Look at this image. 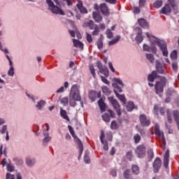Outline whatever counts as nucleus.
Wrapping results in <instances>:
<instances>
[{"instance_id": "nucleus-1", "label": "nucleus", "mask_w": 179, "mask_h": 179, "mask_svg": "<svg viewBox=\"0 0 179 179\" xmlns=\"http://www.w3.org/2000/svg\"><path fill=\"white\" fill-rule=\"evenodd\" d=\"M152 38H155V41H152L149 45L144 43L143 45V50L148 52H152V54H157V48L156 44L159 47L160 51L162 52L164 57H169V50H167V42L163 39H160L155 36H152Z\"/></svg>"}, {"instance_id": "nucleus-2", "label": "nucleus", "mask_w": 179, "mask_h": 179, "mask_svg": "<svg viewBox=\"0 0 179 179\" xmlns=\"http://www.w3.org/2000/svg\"><path fill=\"white\" fill-rule=\"evenodd\" d=\"M46 0V3L49 6V10L54 13V15H60L61 16H65V12L61 8V2L58 0Z\"/></svg>"}, {"instance_id": "nucleus-3", "label": "nucleus", "mask_w": 179, "mask_h": 179, "mask_svg": "<svg viewBox=\"0 0 179 179\" xmlns=\"http://www.w3.org/2000/svg\"><path fill=\"white\" fill-rule=\"evenodd\" d=\"M167 85V78L163 76L161 77L159 81H157L155 85V93L162 97V93L164 92V87H166Z\"/></svg>"}, {"instance_id": "nucleus-4", "label": "nucleus", "mask_w": 179, "mask_h": 179, "mask_svg": "<svg viewBox=\"0 0 179 179\" xmlns=\"http://www.w3.org/2000/svg\"><path fill=\"white\" fill-rule=\"evenodd\" d=\"M109 101L111 103L114 110H115L118 117L120 118L122 115V112H121V105H120V103H118V101L117 99H115L113 96H110L108 98Z\"/></svg>"}, {"instance_id": "nucleus-5", "label": "nucleus", "mask_w": 179, "mask_h": 179, "mask_svg": "<svg viewBox=\"0 0 179 179\" xmlns=\"http://www.w3.org/2000/svg\"><path fill=\"white\" fill-rule=\"evenodd\" d=\"M135 153L138 159H143L146 156V146L143 144L137 146L135 149Z\"/></svg>"}, {"instance_id": "nucleus-6", "label": "nucleus", "mask_w": 179, "mask_h": 179, "mask_svg": "<svg viewBox=\"0 0 179 179\" xmlns=\"http://www.w3.org/2000/svg\"><path fill=\"white\" fill-rule=\"evenodd\" d=\"M88 99L94 102L97 99H101V91L91 90L88 94Z\"/></svg>"}, {"instance_id": "nucleus-7", "label": "nucleus", "mask_w": 179, "mask_h": 179, "mask_svg": "<svg viewBox=\"0 0 179 179\" xmlns=\"http://www.w3.org/2000/svg\"><path fill=\"white\" fill-rule=\"evenodd\" d=\"M139 121L141 127H149L150 125V120L148 119V116L145 114L140 115Z\"/></svg>"}, {"instance_id": "nucleus-8", "label": "nucleus", "mask_w": 179, "mask_h": 179, "mask_svg": "<svg viewBox=\"0 0 179 179\" xmlns=\"http://www.w3.org/2000/svg\"><path fill=\"white\" fill-rule=\"evenodd\" d=\"M152 167H153V171L154 173H159V171L160 169H162V159L160 157H157L153 164H152Z\"/></svg>"}, {"instance_id": "nucleus-9", "label": "nucleus", "mask_w": 179, "mask_h": 179, "mask_svg": "<svg viewBox=\"0 0 179 179\" xmlns=\"http://www.w3.org/2000/svg\"><path fill=\"white\" fill-rule=\"evenodd\" d=\"M155 67H156V72L160 73L161 75H166V71H164V66L163 64L160 62V60L155 61Z\"/></svg>"}, {"instance_id": "nucleus-10", "label": "nucleus", "mask_w": 179, "mask_h": 179, "mask_svg": "<svg viewBox=\"0 0 179 179\" xmlns=\"http://www.w3.org/2000/svg\"><path fill=\"white\" fill-rule=\"evenodd\" d=\"M104 100H106V96H103L100 98L98 101V106L100 108V110L101 113H104L107 110V104L104 102Z\"/></svg>"}, {"instance_id": "nucleus-11", "label": "nucleus", "mask_w": 179, "mask_h": 179, "mask_svg": "<svg viewBox=\"0 0 179 179\" xmlns=\"http://www.w3.org/2000/svg\"><path fill=\"white\" fill-rule=\"evenodd\" d=\"M170 13H171V7L169 3L164 5V7L159 10L160 15H166V16H170Z\"/></svg>"}, {"instance_id": "nucleus-12", "label": "nucleus", "mask_w": 179, "mask_h": 179, "mask_svg": "<svg viewBox=\"0 0 179 179\" xmlns=\"http://www.w3.org/2000/svg\"><path fill=\"white\" fill-rule=\"evenodd\" d=\"M163 78L162 76H159L157 74V71H152L150 74L148 75V82H151V83H153L155 82V79H161Z\"/></svg>"}, {"instance_id": "nucleus-13", "label": "nucleus", "mask_w": 179, "mask_h": 179, "mask_svg": "<svg viewBox=\"0 0 179 179\" xmlns=\"http://www.w3.org/2000/svg\"><path fill=\"white\" fill-rule=\"evenodd\" d=\"M100 10L103 16H110V9L107 7L106 3H102L99 5Z\"/></svg>"}, {"instance_id": "nucleus-14", "label": "nucleus", "mask_w": 179, "mask_h": 179, "mask_svg": "<svg viewBox=\"0 0 179 179\" xmlns=\"http://www.w3.org/2000/svg\"><path fill=\"white\" fill-rule=\"evenodd\" d=\"M168 4L172 8L173 13L177 15L178 12V5L177 4V1H176V0H168Z\"/></svg>"}, {"instance_id": "nucleus-15", "label": "nucleus", "mask_w": 179, "mask_h": 179, "mask_svg": "<svg viewBox=\"0 0 179 179\" xmlns=\"http://www.w3.org/2000/svg\"><path fill=\"white\" fill-rule=\"evenodd\" d=\"M169 162H170V150L167 149L164 155V166L169 169Z\"/></svg>"}, {"instance_id": "nucleus-16", "label": "nucleus", "mask_w": 179, "mask_h": 179, "mask_svg": "<svg viewBox=\"0 0 179 179\" xmlns=\"http://www.w3.org/2000/svg\"><path fill=\"white\" fill-rule=\"evenodd\" d=\"M71 97L73 99L76 100V101H80L82 97L80 96V93L78 90L71 92Z\"/></svg>"}, {"instance_id": "nucleus-17", "label": "nucleus", "mask_w": 179, "mask_h": 179, "mask_svg": "<svg viewBox=\"0 0 179 179\" xmlns=\"http://www.w3.org/2000/svg\"><path fill=\"white\" fill-rule=\"evenodd\" d=\"M138 23L143 29H149V22H148L145 18H139Z\"/></svg>"}, {"instance_id": "nucleus-18", "label": "nucleus", "mask_w": 179, "mask_h": 179, "mask_svg": "<svg viewBox=\"0 0 179 179\" xmlns=\"http://www.w3.org/2000/svg\"><path fill=\"white\" fill-rule=\"evenodd\" d=\"M92 17L96 23H100V22L103 20V17L100 15V12L97 13L96 11H94L92 13Z\"/></svg>"}, {"instance_id": "nucleus-19", "label": "nucleus", "mask_w": 179, "mask_h": 179, "mask_svg": "<svg viewBox=\"0 0 179 179\" xmlns=\"http://www.w3.org/2000/svg\"><path fill=\"white\" fill-rule=\"evenodd\" d=\"M113 92L116 96V97L120 100V101H122V103H124V104H125V103H127V98H125V95L124 94H120V93H118V92H117V90H113Z\"/></svg>"}, {"instance_id": "nucleus-20", "label": "nucleus", "mask_w": 179, "mask_h": 179, "mask_svg": "<svg viewBox=\"0 0 179 179\" xmlns=\"http://www.w3.org/2000/svg\"><path fill=\"white\" fill-rule=\"evenodd\" d=\"M60 115L62 117L63 120H66V121H71V119L69 118V116H68V113L65 110V109L60 108Z\"/></svg>"}, {"instance_id": "nucleus-21", "label": "nucleus", "mask_w": 179, "mask_h": 179, "mask_svg": "<svg viewBox=\"0 0 179 179\" xmlns=\"http://www.w3.org/2000/svg\"><path fill=\"white\" fill-rule=\"evenodd\" d=\"M73 43L74 47H76V48H78V47L79 48H80V50H83L84 48L83 43L79 41V39H73Z\"/></svg>"}, {"instance_id": "nucleus-22", "label": "nucleus", "mask_w": 179, "mask_h": 179, "mask_svg": "<svg viewBox=\"0 0 179 179\" xmlns=\"http://www.w3.org/2000/svg\"><path fill=\"white\" fill-rule=\"evenodd\" d=\"M173 116L174 118V120L176 122L177 124V128L179 131V111L177 110H173Z\"/></svg>"}, {"instance_id": "nucleus-23", "label": "nucleus", "mask_w": 179, "mask_h": 179, "mask_svg": "<svg viewBox=\"0 0 179 179\" xmlns=\"http://www.w3.org/2000/svg\"><path fill=\"white\" fill-rule=\"evenodd\" d=\"M123 178L124 179H134L132 175H131V169H127L124 171H123Z\"/></svg>"}, {"instance_id": "nucleus-24", "label": "nucleus", "mask_w": 179, "mask_h": 179, "mask_svg": "<svg viewBox=\"0 0 179 179\" xmlns=\"http://www.w3.org/2000/svg\"><path fill=\"white\" fill-rule=\"evenodd\" d=\"M127 111L131 113V111L135 110V103L132 101L128 102V105L126 106Z\"/></svg>"}, {"instance_id": "nucleus-25", "label": "nucleus", "mask_w": 179, "mask_h": 179, "mask_svg": "<svg viewBox=\"0 0 179 179\" xmlns=\"http://www.w3.org/2000/svg\"><path fill=\"white\" fill-rule=\"evenodd\" d=\"M120 40H121V36L117 35L115 38L112 39L108 42V45H114L115 44H117L118 41H120Z\"/></svg>"}, {"instance_id": "nucleus-26", "label": "nucleus", "mask_w": 179, "mask_h": 179, "mask_svg": "<svg viewBox=\"0 0 179 179\" xmlns=\"http://www.w3.org/2000/svg\"><path fill=\"white\" fill-rule=\"evenodd\" d=\"M89 150L85 151V155H84V162L86 164H90V157H89L90 155Z\"/></svg>"}, {"instance_id": "nucleus-27", "label": "nucleus", "mask_w": 179, "mask_h": 179, "mask_svg": "<svg viewBox=\"0 0 179 179\" xmlns=\"http://www.w3.org/2000/svg\"><path fill=\"white\" fill-rule=\"evenodd\" d=\"M166 96H168L169 97H174V96H177V92L174 90L169 89L166 93Z\"/></svg>"}, {"instance_id": "nucleus-28", "label": "nucleus", "mask_w": 179, "mask_h": 179, "mask_svg": "<svg viewBox=\"0 0 179 179\" xmlns=\"http://www.w3.org/2000/svg\"><path fill=\"white\" fill-rule=\"evenodd\" d=\"M153 8H155V9H159L163 6V1L162 0H157L155 3L152 4Z\"/></svg>"}, {"instance_id": "nucleus-29", "label": "nucleus", "mask_w": 179, "mask_h": 179, "mask_svg": "<svg viewBox=\"0 0 179 179\" xmlns=\"http://www.w3.org/2000/svg\"><path fill=\"white\" fill-rule=\"evenodd\" d=\"M166 117L169 124L173 123V113L170 112V109L166 110Z\"/></svg>"}, {"instance_id": "nucleus-30", "label": "nucleus", "mask_w": 179, "mask_h": 179, "mask_svg": "<svg viewBox=\"0 0 179 179\" xmlns=\"http://www.w3.org/2000/svg\"><path fill=\"white\" fill-rule=\"evenodd\" d=\"M26 164L29 167H33L34 164H36V159H31L30 158L26 159Z\"/></svg>"}, {"instance_id": "nucleus-31", "label": "nucleus", "mask_w": 179, "mask_h": 179, "mask_svg": "<svg viewBox=\"0 0 179 179\" xmlns=\"http://www.w3.org/2000/svg\"><path fill=\"white\" fill-rule=\"evenodd\" d=\"M78 145V148L79 149V152H78V160H80V157H82V154L83 153V143H80Z\"/></svg>"}, {"instance_id": "nucleus-32", "label": "nucleus", "mask_w": 179, "mask_h": 179, "mask_svg": "<svg viewBox=\"0 0 179 179\" xmlns=\"http://www.w3.org/2000/svg\"><path fill=\"white\" fill-rule=\"evenodd\" d=\"M154 131H155V134L157 136H159V138L162 136L163 138V134H162V132L160 131V127H159V125L157 124L155 125Z\"/></svg>"}, {"instance_id": "nucleus-33", "label": "nucleus", "mask_w": 179, "mask_h": 179, "mask_svg": "<svg viewBox=\"0 0 179 179\" xmlns=\"http://www.w3.org/2000/svg\"><path fill=\"white\" fill-rule=\"evenodd\" d=\"M131 171L133 172V174H134L135 176H138V174H139V173H141L139 166H138V165H132Z\"/></svg>"}, {"instance_id": "nucleus-34", "label": "nucleus", "mask_w": 179, "mask_h": 179, "mask_svg": "<svg viewBox=\"0 0 179 179\" xmlns=\"http://www.w3.org/2000/svg\"><path fill=\"white\" fill-rule=\"evenodd\" d=\"M45 104H47V102H45V101L41 100L37 103V104L36 105V107L38 110H43V106H45Z\"/></svg>"}, {"instance_id": "nucleus-35", "label": "nucleus", "mask_w": 179, "mask_h": 179, "mask_svg": "<svg viewBox=\"0 0 179 179\" xmlns=\"http://www.w3.org/2000/svg\"><path fill=\"white\" fill-rule=\"evenodd\" d=\"M147 155H148V162H152V159L155 157V153H153V150L152 149L148 150L147 152Z\"/></svg>"}, {"instance_id": "nucleus-36", "label": "nucleus", "mask_w": 179, "mask_h": 179, "mask_svg": "<svg viewBox=\"0 0 179 179\" xmlns=\"http://www.w3.org/2000/svg\"><path fill=\"white\" fill-rule=\"evenodd\" d=\"M71 136L73 137L74 139V142L75 143H76V145H78L79 143H82V141L80 140V138H78V136H76V134H75V131L71 134Z\"/></svg>"}, {"instance_id": "nucleus-37", "label": "nucleus", "mask_w": 179, "mask_h": 179, "mask_svg": "<svg viewBox=\"0 0 179 179\" xmlns=\"http://www.w3.org/2000/svg\"><path fill=\"white\" fill-rule=\"evenodd\" d=\"M101 90L106 96H110L111 94V91H110V89L107 86L101 87Z\"/></svg>"}, {"instance_id": "nucleus-38", "label": "nucleus", "mask_w": 179, "mask_h": 179, "mask_svg": "<svg viewBox=\"0 0 179 179\" xmlns=\"http://www.w3.org/2000/svg\"><path fill=\"white\" fill-rule=\"evenodd\" d=\"M99 72L100 73H103L106 78H108V76H110V72L108 71V69H107V67L101 69Z\"/></svg>"}, {"instance_id": "nucleus-39", "label": "nucleus", "mask_w": 179, "mask_h": 179, "mask_svg": "<svg viewBox=\"0 0 179 179\" xmlns=\"http://www.w3.org/2000/svg\"><path fill=\"white\" fill-rule=\"evenodd\" d=\"M89 69L93 78L96 79V69H94V66L93 64H90L89 66Z\"/></svg>"}, {"instance_id": "nucleus-40", "label": "nucleus", "mask_w": 179, "mask_h": 179, "mask_svg": "<svg viewBox=\"0 0 179 179\" xmlns=\"http://www.w3.org/2000/svg\"><path fill=\"white\" fill-rule=\"evenodd\" d=\"M101 143L103 145V150H108V142L107 140L104 141V139L101 137Z\"/></svg>"}, {"instance_id": "nucleus-41", "label": "nucleus", "mask_w": 179, "mask_h": 179, "mask_svg": "<svg viewBox=\"0 0 179 179\" xmlns=\"http://www.w3.org/2000/svg\"><path fill=\"white\" fill-rule=\"evenodd\" d=\"M171 59H177L178 57V53L177 52V50H173L171 54H170Z\"/></svg>"}, {"instance_id": "nucleus-42", "label": "nucleus", "mask_w": 179, "mask_h": 179, "mask_svg": "<svg viewBox=\"0 0 179 179\" xmlns=\"http://www.w3.org/2000/svg\"><path fill=\"white\" fill-rule=\"evenodd\" d=\"M102 120H103L105 122H110V115L107 113H105L103 115H102Z\"/></svg>"}, {"instance_id": "nucleus-43", "label": "nucleus", "mask_w": 179, "mask_h": 179, "mask_svg": "<svg viewBox=\"0 0 179 179\" xmlns=\"http://www.w3.org/2000/svg\"><path fill=\"white\" fill-rule=\"evenodd\" d=\"M113 82H115V83H116L117 85H120V86H122V87H124V86H125V85L124 84V83L122 82V80H121V79H120V78H113Z\"/></svg>"}, {"instance_id": "nucleus-44", "label": "nucleus", "mask_w": 179, "mask_h": 179, "mask_svg": "<svg viewBox=\"0 0 179 179\" xmlns=\"http://www.w3.org/2000/svg\"><path fill=\"white\" fill-rule=\"evenodd\" d=\"M10 164H7L6 167H7V171H9L10 173H13L15 171V166L10 164V159H9Z\"/></svg>"}, {"instance_id": "nucleus-45", "label": "nucleus", "mask_w": 179, "mask_h": 179, "mask_svg": "<svg viewBox=\"0 0 179 179\" xmlns=\"http://www.w3.org/2000/svg\"><path fill=\"white\" fill-rule=\"evenodd\" d=\"M14 162L17 166H22L23 164V159L20 157L15 158Z\"/></svg>"}, {"instance_id": "nucleus-46", "label": "nucleus", "mask_w": 179, "mask_h": 179, "mask_svg": "<svg viewBox=\"0 0 179 179\" xmlns=\"http://www.w3.org/2000/svg\"><path fill=\"white\" fill-rule=\"evenodd\" d=\"M145 56L148 59L150 62H151V64H153L155 62V56L153 55L150 53H147Z\"/></svg>"}, {"instance_id": "nucleus-47", "label": "nucleus", "mask_w": 179, "mask_h": 179, "mask_svg": "<svg viewBox=\"0 0 179 179\" xmlns=\"http://www.w3.org/2000/svg\"><path fill=\"white\" fill-rule=\"evenodd\" d=\"M118 123H117V121L113 120L110 123V129H118Z\"/></svg>"}, {"instance_id": "nucleus-48", "label": "nucleus", "mask_w": 179, "mask_h": 179, "mask_svg": "<svg viewBox=\"0 0 179 179\" xmlns=\"http://www.w3.org/2000/svg\"><path fill=\"white\" fill-rule=\"evenodd\" d=\"M135 40L137 43V44H141V43H142V41H143V36H142V35L140 34H137Z\"/></svg>"}, {"instance_id": "nucleus-49", "label": "nucleus", "mask_w": 179, "mask_h": 179, "mask_svg": "<svg viewBox=\"0 0 179 179\" xmlns=\"http://www.w3.org/2000/svg\"><path fill=\"white\" fill-rule=\"evenodd\" d=\"M113 36H114V34L113 33V31H111V29H106V37L109 39H111L113 38Z\"/></svg>"}, {"instance_id": "nucleus-50", "label": "nucleus", "mask_w": 179, "mask_h": 179, "mask_svg": "<svg viewBox=\"0 0 179 179\" xmlns=\"http://www.w3.org/2000/svg\"><path fill=\"white\" fill-rule=\"evenodd\" d=\"M50 141H51V137H44L43 139V146H47Z\"/></svg>"}, {"instance_id": "nucleus-51", "label": "nucleus", "mask_w": 179, "mask_h": 179, "mask_svg": "<svg viewBox=\"0 0 179 179\" xmlns=\"http://www.w3.org/2000/svg\"><path fill=\"white\" fill-rule=\"evenodd\" d=\"M8 76L13 77V76L15 75V69L13 68V66H10V69L8 71Z\"/></svg>"}, {"instance_id": "nucleus-52", "label": "nucleus", "mask_w": 179, "mask_h": 179, "mask_svg": "<svg viewBox=\"0 0 179 179\" xmlns=\"http://www.w3.org/2000/svg\"><path fill=\"white\" fill-rule=\"evenodd\" d=\"M86 39L88 43L93 42V38L92 37V34H89V32H86Z\"/></svg>"}, {"instance_id": "nucleus-53", "label": "nucleus", "mask_w": 179, "mask_h": 179, "mask_svg": "<svg viewBox=\"0 0 179 179\" xmlns=\"http://www.w3.org/2000/svg\"><path fill=\"white\" fill-rule=\"evenodd\" d=\"M162 143L163 145L161 146L162 149H163L164 150H166V138L164 137V134L162 133Z\"/></svg>"}, {"instance_id": "nucleus-54", "label": "nucleus", "mask_w": 179, "mask_h": 179, "mask_svg": "<svg viewBox=\"0 0 179 179\" xmlns=\"http://www.w3.org/2000/svg\"><path fill=\"white\" fill-rule=\"evenodd\" d=\"M0 132L2 134V135H3L5 133L6 134V132H8V125H3V127L0 129Z\"/></svg>"}, {"instance_id": "nucleus-55", "label": "nucleus", "mask_w": 179, "mask_h": 179, "mask_svg": "<svg viewBox=\"0 0 179 179\" xmlns=\"http://www.w3.org/2000/svg\"><path fill=\"white\" fill-rule=\"evenodd\" d=\"M69 104H70L71 107H76V106H78V103H76V100L73 99V98L70 99Z\"/></svg>"}, {"instance_id": "nucleus-56", "label": "nucleus", "mask_w": 179, "mask_h": 179, "mask_svg": "<svg viewBox=\"0 0 179 179\" xmlns=\"http://www.w3.org/2000/svg\"><path fill=\"white\" fill-rule=\"evenodd\" d=\"M134 140L135 143H139V142H141V136H139V134L134 135Z\"/></svg>"}, {"instance_id": "nucleus-57", "label": "nucleus", "mask_w": 179, "mask_h": 179, "mask_svg": "<svg viewBox=\"0 0 179 179\" xmlns=\"http://www.w3.org/2000/svg\"><path fill=\"white\" fill-rule=\"evenodd\" d=\"M69 101V99H68V97H64V98L61 100V103H62V104H63L64 106H67Z\"/></svg>"}, {"instance_id": "nucleus-58", "label": "nucleus", "mask_w": 179, "mask_h": 179, "mask_svg": "<svg viewBox=\"0 0 179 179\" xmlns=\"http://www.w3.org/2000/svg\"><path fill=\"white\" fill-rule=\"evenodd\" d=\"M6 179H16V177L10 173H7L6 174Z\"/></svg>"}, {"instance_id": "nucleus-59", "label": "nucleus", "mask_w": 179, "mask_h": 179, "mask_svg": "<svg viewBox=\"0 0 179 179\" xmlns=\"http://www.w3.org/2000/svg\"><path fill=\"white\" fill-rule=\"evenodd\" d=\"M145 3H146V0H139L138 1L139 8H145Z\"/></svg>"}, {"instance_id": "nucleus-60", "label": "nucleus", "mask_w": 179, "mask_h": 179, "mask_svg": "<svg viewBox=\"0 0 179 179\" xmlns=\"http://www.w3.org/2000/svg\"><path fill=\"white\" fill-rule=\"evenodd\" d=\"M172 69H173V72H177V71L178 69V64H177V62H173L172 64Z\"/></svg>"}, {"instance_id": "nucleus-61", "label": "nucleus", "mask_w": 179, "mask_h": 179, "mask_svg": "<svg viewBox=\"0 0 179 179\" xmlns=\"http://www.w3.org/2000/svg\"><path fill=\"white\" fill-rule=\"evenodd\" d=\"M96 66L98 68V69L100 71H101V69H104L103 67V64L101 63V62L100 60H98L96 62Z\"/></svg>"}, {"instance_id": "nucleus-62", "label": "nucleus", "mask_w": 179, "mask_h": 179, "mask_svg": "<svg viewBox=\"0 0 179 179\" xmlns=\"http://www.w3.org/2000/svg\"><path fill=\"white\" fill-rule=\"evenodd\" d=\"M101 79L102 82L106 85H110V81H108V80L106 77L101 76Z\"/></svg>"}, {"instance_id": "nucleus-63", "label": "nucleus", "mask_w": 179, "mask_h": 179, "mask_svg": "<svg viewBox=\"0 0 179 179\" xmlns=\"http://www.w3.org/2000/svg\"><path fill=\"white\" fill-rule=\"evenodd\" d=\"M78 3L76 4V7L78 8V10L83 7V2L81 0L78 1Z\"/></svg>"}, {"instance_id": "nucleus-64", "label": "nucleus", "mask_w": 179, "mask_h": 179, "mask_svg": "<svg viewBox=\"0 0 179 179\" xmlns=\"http://www.w3.org/2000/svg\"><path fill=\"white\" fill-rule=\"evenodd\" d=\"M96 45H97L99 50H101V48H103V41H97Z\"/></svg>"}]
</instances>
